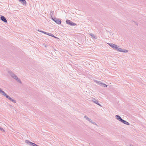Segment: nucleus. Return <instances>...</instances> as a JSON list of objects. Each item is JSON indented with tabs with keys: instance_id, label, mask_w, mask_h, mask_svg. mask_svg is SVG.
I'll return each instance as SVG.
<instances>
[{
	"instance_id": "14",
	"label": "nucleus",
	"mask_w": 146,
	"mask_h": 146,
	"mask_svg": "<svg viewBox=\"0 0 146 146\" xmlns=\"http://www.w3.org/2000/svg\"><path fill=\"white\" fill-rule=\"evenodd\" d=\"M45 34L48 35L49 36H52V35H53L52 34L49 33H48L46 32V33H45Z\"/></svg>"
},
{
	"instance_id": "17",
	"label": "nucleus",
	"mask_w": 146,
	"mask_h": 146,
	"mask_svg": "<svg viewBox=\"0 0 146 146\" xmlns=\"http://www.w3.org/2000/svg\"><path fill=\"white\" fill-rule=\"evenodd\" d=\"M53 11H50V15H51V17L52 18V15L53 14Z\"/></svg>"
},
{
	"instance_id": "15",
	"label": "nucleus",
	"mask_w": 146,
	"mask_h": 146,
	"mask_svg": "<svg viewBox=\"0 0 146 146\" xmlns=\"http://www.w3.org/2000/svg\"><path fill=\"white\" fill-rule=\"evenodd\" d=\"M101 85L102 86L104 87H107V85L102 83L101 84Z\"/></svg>"
},
{
	"instance_id": "21",
	"label": "nucleus",
	"mask_w": 146,
	"mask_h": 146,
	"mask_svg": "<svg viewBox=\"0 0 146 146\" xmlns=\"http://www.w3.org/2000/svg\"><path fill=\"white\" fill-rule=\"evenodd\" d=\"M38 31H39L40 32V31H40L39 30H38Z\"/></svg>"
},
{
	"instance_id": "20",
	"label": "nucleus",
	"mask_w": 146,
	"mask_h": 146,
	"mask_svg": "<svg viewBox=\"0 0 146 146\" xmlns=\"http://www.w3.org/2000/svg\"><path fill=\"white\" fill-rule=\"evenodd\" d=\"M40 32H41V33H44V34H45V33H46V32H45L43 31H40Z\"/></svg>"
},
{
	"instance_id": "3",
	"label": "nucleus",
	"mask_w": 146,
	"mask_h": 146,
	"mask_svg": "<svg viewBox=\"0 0 146 146\" xmlns=\"http://www.w3.org/2000/svg\"><path fill=\"white\" fill-rule=\"evenodd\" d=\"M52 19L57 24H58L59 25L61 23V21L60 19L53 17H52Z\"/></svg>"
},
{
	"instance_id": "1",
	"label": "nucleus",
	"mask_w": 146,
	"mask_h": 146,
	"mask_svg": "<svg viewBox=\"0 0 146 146\" xmlns=\"http://www.w3.org/2000/svg\"><path fill=\"white\" fill-rule=\"evenodd\" d=\"M0 94L3 95L5 97L7 98L9 100L12 101L13 102L15 103H16V101L15 100L10 97L8 95H7L4 91L2 90L0 88Z\"/></svg>"
},
{
	"instance_id": "19",
	"label": "nucleus",
	"mask_w": 146,
	"mask_h": 146,
	"mask_svg": "<svg viewBox=\"0 0 146 146\" xmlns=\"http://www.w3.org/2000/svg\"><path fill=\"white\" fill-rule=\"evenodd\" d=\"M52 37H54V38H57V39H58V37H57L53 35H52Z\"/></svg>"
},
{
	"instance_id": "18",
	"label": "nucleus",
	"mask_w": 146,
	"mask_h": 146,
	"mask_svg": "<svg viewBox=\"0 0 146 146\" xmlns=\"http://www.w3.org/2000/svg\"><path fill=\"white\" fill-rule=\"evenodd\" d=\"M0 130L1 131H5L3 129V128H2V127H0Z\"/></svg>"
},
{
	"instance_id": "10",
	"label": "nucleus",
	"mask_w": 146,
	"mask_h": 146,
	"mask_svg": "<svg viewBox=\"0 0 146 146\" xmlns=\"http://www.w3.org/2000/svg\"><path fill=\"white\" fill-rule=\"evenodd\" d=\"M121 122L125 124H126L127 125H129V123H128L127 122L123 119H121Z\"/></svg>"
},
{
	"instance_id": "11",
	"label": "nucleus",
	"mask_w": 146,
	"mask_h": 146,
	"mask_svg": "<svg viewBox=\"0 0 146 146\" xmlns=\"http://www.w3.org/2000/svg\"><path fill=\"white\" fill-rule=\"evenodd\" d=\"M116 117L117 119H118V120H119L121 121V119H122L121 118V117L119 116L118 115H116Z\"/></svg>"
},
{
	"instance_id": "16",
	"label": "nucleus",
	"mask_w": 146,
	"mask_h": 146,
	"mask_svg": "<svg viewBox=\"0 0 146 146\" xmlns=\"http://www.w3.org/2000/svg\"><path fill=\"white\" fill-rule=\"evenodd\" d=\"M94 81L95 82H96V83L98 84H100V81H98L96 80H94Z\"/></svg>"
},
{
	"instance_id": "22",
	"label": "nucleus",
	"mask_w": 146,
	"mask_h": 146,
	"mask_svg": "<svg viewBox=\"0 0 146 146\" xmlns=\"http://www.w3.org/2000/svg\"><path fill=\"white\" fill-rule=\"evenodd\" d=\"M38 31H39L40 32V31H40L39 30H38Z\"/></svg>"
},
{
	"instance_id": "5",
	"label": "nucleus",
	"mask_w": 146,
	"mask_h": 146,
	"mask_svg": "<svg viewBox=\"0 0 146 146\" xmlns=\"http://www.w3.org/2000/svg\"><path fill=\"white\" fill-rule=\"evenodd\" d=\"M84 117L86 119V120L89 121V122L92 123L94 125H96V123L94 122L91 119L89 118L87 116H85Z\"/></svg>"
},
{
	"instance_id": "13",
	"label": "nucleus",
	"mask_w": 146,
	"mask_h": 146,
	"mask_svg": "<svg viewBox=\"0 0 146 146\" xmlns=\"http://www.w3.org/2000/svg\"><path fill=\"white\" fill-rule=\"evenodd\" d=\"M95 101H94V102L97 104L99 105L100 106V104L98 103V102L97 100H96L95 99L94 100Z\"/></svg>"
},
{
	"instance_id": "12",
	"label": "nucleus",
	"mask_w": 146,
	"mask_h": 146,
	"mask_svg": "<svg viewBox=\"0 0 146 146\" xmlns=\"http://www.w3.org/2000/svg\"><path fill=\"white\" fill-rule=\"evenodd\" d=\"M19 1L21 3L23 4H26V1L25 0H19Z\"/></svg>"
},
{
	"instance_id": "6",
	"label": "nucleus",
	"mask_w": 146,
	"mask_h": 146,
	"mask_svg": "<svg viewBox=\"0 0 146 146\" xmlns=\"http://www.w3.org/2000/svg\"><path fill=\"white\" fill-rule=\"evenodd\" d=\"M13 78L16 80L18 82H19L20 84L22 83V82L21 80L18 78L17 76L16 75Z\"/></svg>"
},
{
	"instance_id": "2",
	"label": "nucleus",
	"mask_w": 146,
	"mask_h": 146,
	"mask_svg": "<svg viewBox=\"0 0 146 146\" xmlns=\"http://www.w3.org/2000/svg\"><path fill=\"white\" fill-rule=\"evenodd\" d=\"M109 44L111 47L116 50L118 51L124 52H128V50H122L121 48H118V46L114 44Z\"/></svg>"
},
{
	"instance_id": "4",
	"label": "nucleus",
	"mask_w": 146,
	"mask_h": 146,
	"mask_svg": "<svg viewBox=\"0 0 146 146\" xmlns=\"http://www.w3.org/2000/svg\"><path fill=\"white\" fill-rule=\"evenodd\" d=\"M66 22L67 24L72 26H74L76 25V24L72 22L71 21L69 20H67L66 21Z\"/></svg>"
},
{
	"instance_id": "7",
	"label": "nucleus",
	"mask_w": 146,
	"mask_h": 146,
	"mask_svg": "<svg viewBox=\"0 0 146 146\" xmlns=\"http://www.w3.org/2000/svg\"><path fill=\"white\" fill-rule=\"evenodd\" d=\"M8 73L13 78L16 75L14 73H13L12 72H11L10 71H9L8 72Z\"/></svg>"
},
{
	"instance_id": "8",
	"label": "nucleus",
	"mask_w": 146,
	"mask_h": 146,
	"mask_svg": "<svg viewBox=\"0 0 146 146\" xmlns=\"http://www.w3.org/2000/svg\"><path fill=\"white\" fill-rule=\"evenodd\" d=\"M1 19L2 21H3L5 23H7V21L6 19L4 16H1Z\"/></svg>"
},
{
	"instance_id": "9",
	"label": "nucleus",
	"mask_w": 146,
	"mask_h": 146,
	"mask_svg": "<svg viewBox=\"0 0 146 146\" xmlns=\"http://www.w3.org/2000/svg\"><path fill=\"white\" fill-rule=\"evenodd\" d=\"M89 34L91 36L92 38H96V36H95L93 34L91 33H89Z\"/></svg>"
}]
</instances>
